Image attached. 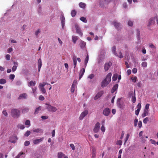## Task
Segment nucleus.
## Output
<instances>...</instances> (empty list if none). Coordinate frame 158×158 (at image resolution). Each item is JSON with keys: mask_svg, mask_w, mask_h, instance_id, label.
Returning <instances> with one entry per match:
<instances>
[{"mask_svg": "<svg viewBox=\"0 0 158 158\" xmlns=\"http://www.w3.org/2000/svg\"><path fill=\"white\" fill-rule=\"evenodd\" d=\"M75 27L77 33L80 36H82L83 35L82 33L81 32V29L79 27L78 25L77 24H76L75 26Z\"/></svg>", "mask_w": 158, "mask_h": 158, "instance_id": "nucleus-8", "label": "nucleus"}, {"mask_svg": "<svg viewBox=\"0 0 158 158\" xmlns=\"http://www.w3.org/2000/svg\"><path fill=\"white\" fill-rule=\"evenodd\" d=\"M11 114L14 118H18L20 115V111L17 109H12L11 111Z\"/></svg>", "mask_w": 158, "mask_h": 158, "instance_id": "nucleus-2", "label": "nucleus"}, {"mask_svg": "<svg viewBox=\"0 0 158 158\" xmlns=\"http://www.w3.org/2000/svg\"><path fill=\"white\" fill-rule=\"evenodd\" d=\"M131 78L134 82H135L137 80V78L136 76H135L133 77H131Z\"/></svg>", "mask_w": 158, "mask_h": 158, "instance_id": "nucleus-42", "label": "nucleus"}, {"mask_svg": "<svg viewBox=\"0 0 158 158\" xmlns=\"http://www.w3.org/2000/svg\"><path fill=\"white\" fill-rule=\"evenodd\" d=\"M89 59V56L88 54H87L86 58H85V67L86 66L87 64L88 63V60Z\"/></svg>", "mask_w": 158, "mask_h": 158, "instance_id": "nucleus-29", "label": "nucleus"}, {"mask_svg": "<svg viewBox=\"0 0 158 158\" xmlns=\"http://www.w3.org/2000/svg\"><path fill=\"white\" fill-rule=\"evenodd\" d=\"M85 69L84 68H82L81 69L79 73V80H80L81 78L85 72Z\"/></svg>", "mask_w": 158, "mask_h": 158, "instance_id": "nucleus-11", "label": "nucleus"}, {"mask_svg": "<svg viewBox=\"0 0 158 158\" xmlns=\"http://www.w3.org/2000/svg\"><path fill=\"white\" fill-rule=\"evenodd\" d=\"M29 110V108L28 107H24L23 108L22 110V113L23 114H25L26 113L28 112Z\"/></svg>", "mask_w": 158, "mask_h": 158, "instance_id": "nucleus-20", "label": "nucleus"}, {"mask_svg": "<svg viewBox=\"0 0 158 158\" xmlns=\"http://www.w3.org/2000/svg\"><path fill=\"white\" fill-rule=\"evenodd\" d=\"M73 66L74 68H75L77 65V60L76 57L75 55L73 56Z\"/></svg>", "mask_w": 158, "mask_h": 158, "instance_id": "nucleus-19", "label": "nucleus"}, {"mask_svg": "<svg viewBox=\"0 0 158 158\" xmlns=\"http://www.w3.org/2000/svg\"><path fill=\"white\" fill-rule=\"evenodd\" d=\"M137 69H136L135 68H134L132 70V72L133 73H137Z\"/></svg>", "mask_w": 158, "mask_h": 158, "instance_id": "nucleus-64", "label": "nucleus"}, {"mask_svg": "<svg viewBox=\"0 0 158 158\" xmlns=\"http://www.w3.org/2000/svg\"><path fill=\"white\" fill-rule=\"evenodd\" d=\"M46 105L47 106L46 108L49 111L55 112L56 111L57 109L55 107L52 106L49 104H46Z\"/></svg>", "mask_w": 158, "mask_h": 158, "instance_id": "nucleus-3", "label": "nucleus"}, {"mask_svg": "<svg viewBox=\"0 0 158 158\" xmlns=\"http://www.w3.org/2000/svg\"><path fill=\"white\" fill-rule=\"evenodd\" d=\"M31 132L30 131H27L24 135V136L26 137L28 136L31 134Z\"/></svg>", "mask_w": 158, "mask_h": 158, "instance_id": "nucleus-36", "label": "nucleus"}, {"mask_svg": "<svg viewBox=\"0 0 158 158\" xmlns=\"http://www.w3.org/2000/svg\"><path fill=\"white\" fill-rule=\"evenodd\" d=\"M27 94L25 93H23L20 95L18 98V99L20 100L22 99H25L27 98Z\"/></svg>", "mask_w": 158, "mask_h": 158, "instance_id": "nucleus-16", "label": "nucleus"}, {"mask_svg": "<svg viewBox=\"0 0 158 158\" xmlns=\"http://www.w3.org/2000/svg\"><path fill=\"white\" fill-rule=\"evenodd\" d=\"M19 127L21 129H23L25 128L24 126L23 125H19Z\"/></svg>", "mask_w": 158, "mask_h": 158, "instance_id": "nucleus-57", "label": "nucleus"}, {"mask_svg": "<svg viewBox=\"0 0 158 158\" xmlns=\"http://www.w3.org/2000/svg\"><path fill=\"white\" fill-rule=\"evenodd\" d=\"M25 124L28 126V127H29L31 125L30 121L28 120H26L25 123Z\"/></svg>", "mask_w": 158, "mask_h": 158, "instance_id": "nucleus-37", "label": "nucleus"}, {"mask_svg": "<svg viewBox=\"0 0 158 158\" xmlns=\"http://www.w3.org/2000/svg\"><path fill=\"white\" fill-rule=\"evenodd\" d=\"M10 55L7 54L6 55V58L7 60H10Z\"/></svg>", "mask_w": 158, "mask_h": 158, "instance_id": "nucleus-51", "label": "nucleus"}, {"mask_svg": "<svg viewBox=\"0 0 158 158\" xmlns=\"http://www.w3.org/2000/svg\"><path fill=\"white\" fill-rule=\"evenodd\" d=\"M116 0H104L105 3H108L111 1L114 2Z\"/></svg>", "mask_w": 158, "mask_h": 158, "instance_id": "nucleus-48", "label": "nucleus"}, {"mask_svg": "<svg viewBox=\"0 0 158 158\" xmlns=\"http://www.w3.org/2000/svg\"><path fill=\"white\" fill-rule=\"evenodd\" d=\"M118 87V84H116L114 85L111 90V93H113L117 89Z\"/></svg>", "mask_w": 158, "mask_h": 158, "instance_id": "nucleus-17", "label": "nucleus"}, {"mask_svg": "<svg viewBox=\"0 0 158 158\" xmlns=\"http://www.w3.org/2000/svg\"><path fill=\"white\" fill-rule=\"evenodd\" d=\"M60 20L61 21V23L62 24V26L63 28H64V25H65V18L64 16L63 15H61L60 16Z\"/></svg>", "mask_w": 158, "mask_h": 158, "instance_id": "nucleus-12", "label": "nucleus"}, {"mask_svg": "<svg viewBox=\"0 0 158 158\" xmlns=\"http://www.w3.org/2000/svg\"><path fill=\"white\" fill-rule=\"evenodd\" d=\"M41 110V107L40 106L39 107L37 108L35 110V111L34 113V114H37L38 113L39 111L40 110Z\"/></svg>", "mask_w": 158, "mask_h": 158, "instance_id": "nucleus-26", "label": "nucleus"}, {"mask_svg": "<svg viewBox=\"0 0 158 158\" xmlns=\"http://www.w3.org/2000/svg\"><path fill=\"white\" fill-rule=\"evenodd\" d=\"M112 65V63L111 62L106 63L104 65V69L105 71H107Z\"/></svg>", "mask_w": 158, "mask_h": 158, "instance_id": "nucleus-7", "label": "nucleus"}, {"mask_svg": "<svg viewBox=\"0 0 158 158\" xmlns=\"http://www.w3.org/2000/svg\"><path fill=\"white\" fill-rule=\"evenodd\" d=\"M138 122V120L137 118H136L134 121V126L136 127L137 126V123Z\"/></svg>", "mask_w": 158, "mask_h": 158, "instance_id": "nucleus-47", "label": "nucleus"}, {"mask_svg": "<svg viewBox=\"0 0 158 158\" xmlns=\"http://www.w3.org/2000/svg\"><path fill=\"white\" fill-rule=\"evenodd\" d=\"M148 110H144L143 113L142 114V116L143 118L147 115L148 114Z\"/></svg>", "mask_w": 158, "mask_h": 158, "instance_id": "nucleus-21", "label": "nucleus"}, {"mask_svg": "<svg viewBox=\"0 0 158 158\" xmlns=\"http://www.w3.org/2000/svg\"><path fill=\"white\" fill-rule=\"evenodd\" d=\"M88 113V111L87 110H85L83 111L80 114L79 117L80 120L82 119Z\"/></svg>", "mask_w": 158, "mask_h": 158, "instance_id": "nucleus-5", "label": "nucleus"}, {"mask_svg": "<svg viewBox=\"0 0 158 158\" xmlns=\"http://www.w3.org/2000/svg\"><path fill=\"white\" fill-rule=\"evenodd\" d=\"M139 108H138L137 110L135 111V114L136 115H138L140 111Z\"/></svg>", "mask_w": 158, "mask_h": 158, "instance_id": "nucleus-53", "label": "nucleus"}, {"mask_svg": "<svg viewBox=\"0 0 158 158\" xmlns=\"http://www.w3.org/2000/svg\"><path fill=\"white\" fill-rule=\"evenodd\" d=\"M76 86H74V85H72L71 86V92L72 93H73L75 89V88Z\"/></svg>", "mask_w": 158, "mask_h": 158, "instance_id": "nucleus-40", "label": "nucleus"}, {"mask_svg": "<svg viewBox=\"0 0 158 158\" xmlns=\"http://www.w3.org/2000/svg\"><path fill=\"white\" fill-rule=\"evenodd\" d=\"M137 37L138 39H139V36H140V31L138 29L137 30Z\"/></svg>", "mask_w": 158, "mask_h": 158, "instance_id": "nucleus-59", "label": "nucleus"}, {"mask_svg": "<svg viewBox=\"0 0 158 158\" xmlns=\"http://www.w3.org/2000/svg\"><path fill=\"white\" fill-rule=\"evenodd\" d=\"M33 131L34 132L37 133H43V130L40 128H37V129H34L33 130Z\"/></svg>", "mask_w": 158, "mask_h": 158, "instance_id": "nucleus-18", "label": "nucleus"}, {"mask_svg": "<svg viewBox=\"0 0 158 158\" xmlns=\"http://www.w3.org/2000/svg\"><path fill=\"white\" fill-rule=\"evenodd\" d=\"M70 146L71 148L73 150H75V146L74 145L73 143H71L70 144Z\"/></svg>", "mask_w": 158, "mask_h": 158, "instance_id": "nucleus-56", "label": "nucleus"}, {"mask_svg": "<svg viewBox=\"0 0 158 158\" xmlns=\"http://www.w3.org/2000/svg\"><path fill=\"white\" fill-rule=\"evenodd\" d=\"M42 60L40 58L38 61V72H40V69L41 67V66H42Z\"/></svg>", "mask_w": 158, "mask_h": 158, "instance_id": "nucleus-13", "label": "nucleus"}, {"mask_svg": "<svg viewBox=\"0 0 158 158\" xmlns=\"http://www.w3.org/2000/svg\"><path fill=\"white\" fill-rule=\"evenodd\" d=\"M138 126L139 128H141L142 126V123L141 121H139L138 123Z\"/></svg>", "mask_w": 158, "mask_h": 158, "instance_id": "nucleus-60", "label": "nucleus"}, {"mask_svg": "<svg viewBox=\"0 0 158 158\" xmlns=\"http://www.w3.org/2000/svg\"><path fill=\"white\" fill-rule=\"evenodd\" d=\"M86 42L81 40L80 43V46L81 48H84L86 45Z\"/></svg>", "mask_w": 158, "mask_h": 158, "instance_id": "nucleus-22", "label": "nucleus"}, {"mask_svg": "<svg viewBox=\"0 0 158 158\" xmlns=\"http://www.w3.org/2000/svg\"><path fill=\"white\" fill-rule=\"evenodd\" d=\"M141 65L143 67H146L147 65V63L146 62H143L141 64Z\"/></svg>", "mask_w": 158, "mask_h": 158, "instance_id": "nucleus-38", "label": "nucleus"}, {"mask_svg": "<svg viewBox=\"0 0 158 158\" xmlns=\"http://www.w3.org/2000/svg\"><path fill=\"white\" fill-rule=\"evenodd\" d=\"M155 17L151 18L149 20L148 26H150L154 24L155 23Z\"/></svg>", "mask_w": 158, "mask_h": 158, "instance_id": "nucleus-10", "label": "nucleus"}, {"mask_svg": "<svg viewBox=\"0 0 158 158\" xmlns=\"http://www.w3.org/2000/svg\"><path fill=\"white\" fill-rule=\"evenodd\" d=\"M136 101V98L135 95L132 96V102L133 103H134Z\"/></svg>", "mask_w": 158, "mask_h": 158, "instance_id": "nucleus-50", "label": "nucleus"}, {"mask_svg": "<svg viewBox=\"0 0 158 158\" xmlns=\"http://www.w3.org/2000/svg\"><path fill=\"white\" fill-rule=\"evenodd\" d=\"M13 63L14 65L12 68V71L13 72H14L17 69V66L18 65V63L17 62L14 61Z\"/></svg>", "mask_w": 158, "mask_h": 158, "instance_id": "nucleus-15", "label": "nucleus"}, {"mask_svg": "<svg viewBox=\"0 0 158 158\" xmlns=\"http://www.w3.org/2000/svg\"><path fill=\"white\" fill-rule=\"evenodd\" d=\"M137 86L139 87H141L142 84L141 81H139L137 83Z\"/></svg>", "mask_w": 158, "mask_h": 158, "instance_id": "nucleus-61", "label": "nucleus"}, {"mask_svg": "<svg viewBox=\"0 0 158 158\" xmlns=\"http://www.w3.org/2000/svg\"><path fill=\"white\" fill-rule=\"evenodd\" d=\"M15 77V75L14 74H10L9 76V78L11 80H13Z\"/></svg>", "mask_w": 158, "mask_h": 158, "instance_id": "nucleus-45", "label": "nucleus"}, {"mask_svg": "<svg viewBox=\"0 0 158 158\" xmlns=\"http://www.w3.org/2000/svg\"><path fill=\"white\" fill-rule=\"evenodd\" d=\"M104 93L103 91H101L99 92L94 97V99L97 100L100 98Z\"/></svg>", "mask_w": 158, "mask_h": 158, "instance_id": "nucleus-9", "label": "nucleus"}, {"mask_svg": "<svg viewBox=\"0 0 158 158\" xmlns=\"http://www.w3.org/2000/svg\"><path fill=\"white\" fill-rule=\"evenodd\" d=\"M114 26L115 27L117 28L118 29V27H119L120 25V24L119 23H116V22H114Z\"/></svg>", "mask_w": 158, "mask_h": 158, "instance_id": "nucleus-34", "label": "nucleus"}, {"mask_svg": "<svg viewBox=\"0 0 158 158\" xmlns=\"http://www.w3.org/2000/svg\"><path fill=\"white\" fill-rule=\"evenodd\" d=\"M48 83H45V82H43L42 84L40 83L39 84V86H42L43 87H44V86L46 85H47Z\"/></svg>", "mask_w": 158, "mask_h": 158, "instance_id": "nucleus-55", "label": "nucleus"}, {"mask_svg": "<svg viewBox=\"0 0 158 158\" xmlns=\"http://www.w3.org/2000/svg\"><path fill=\"white\" fill-rule=\"evenodd\" d=\"M99 129L100 123L99 122H97L93 129V131L95 133H97L99 131Z\"/></svg>", "mask_w": 158, "mask_h": 158, "instance_id": "nucleus-4", "label": "nucleus"}, {"mask_svg": "<svg viewBox=\"0 0 158 158\" xmlns=\"http://www.w3.org/2000/svg\"><path fill=\"white\" fill-rule=\"evenodd\" d=\"M76 14V12L74 10H73L71 12L72 16L73 17H74Z\"/></svg>", "mask_w": 158, "mask_h": 158, "instance_id": "nucleus-33", "label": "nucleus"}, {"mask_svg": "<svg viewBox=\"0 0 158 158\" xmlns=\"http://www.w3.org/2000/svg\"><path fill=\"white\" fill-rule=\"evenodd\" d=\"M101 130L103 132H104L105 131V127L104 126V124H102V126L101 127Z\"/></svg>", "mask_w": 158, "mask_h": 158, "instance_id": "nucleus-43", "label": "nucleus"}, {"mask_svg": "<svg viewBox=\"0 0 158 158\" xmlns=\"http://www.w3.org/2000/svg\"><path fill=\"white\" fill-rule=\"evenodd\" d=\"M78 37L77 36H73L72 38V41L74 44H75L77 40H78Z\"/></svg>", "mask_w": 158, "mask_h": 158, "instance_id": "nucleus-23", "label": "nucleus"}, {"mask_svg": "<svg viewBox=\"0 0 158 158\" xmlns=\"http://www.w3.org/2000/svg\"><path fill=\"white\" fill-rule=\"evenodd\" d=\"M80 20L82 21L83 22L86 23L87 22V20L85 18L83 17H82L80 18Z\"/></svg>", "mask_w": 158, "mask_h": 158, "instance_id": "nucleus-32", "label": "nucleus"}, {"mask_svg": "<svg viewBox=\"0 0 158 158\" xmlns=\"http://www.w3.org/2000/svg\"><path fill=\"white\" fill-rule=\"evenodd\" d=\"M116 47L115 46H114L112 48V51L113 53L116 56H118V55L116 53Z\"/></svg>", "mask_w": 158, "mask_h": 158, "instance_id": "nucleus-30", "label": "nucleus"}, {"mask_svg": "<svg viewBox=\"0 0 158 158\" xmlns=\"http://www.w3.org/2000/svg\"><path fill=\"white\" fill-rule=\"evenodd\" d=\"M6 81L4 79H0V84H3L6 83Z\"/></svg>", "mask_w": 158, "mask_h": 158, "instance_id": "nucleus-35", "label": "nucleus"}, {"mask_svg": "<svg viewBox=\"0 0 158 158\" xmlns=\"http://www.w3.org/2000/svg\"><path fill=\"white\" fill-rule=\"evenodd\" d=\"M65 155L62 152H59L58 153L57 156L58 158H62Z\"/></svg>", "mask_w": 158, "mask_h": 158, "instance_id": "nucleus-25", "label": "nucleus"}, {"mask_svg": "<svg viewBox=\"0 0 158 158\" xmlns=\"http://www.w3.org/2000/svg\"><path fill=\"white\" fill-rule=\"evenodd\" d=\"M122 141L121 140H119L117 141V142L116 143V144L120 146V145H122Z\"/></svg>", "mask_w": 158, "mask_h": 158, "instance_id": "nucleus-52", "label": "nucleus"}, {"mask_svg": "<svg viewBox=\"0 0 158 158\" xmlns=\"http://www.w3.org/2000/svg\"><path fill=\"white\" fill-rule=\"evenodd\" d=\"M149 119L148 117H146L143 120V123L145 124H146L148 122V121Z\"/></svg>", "mask_w": 158, "mask_h": 158, "instance_id": "nucleus-41", "label": "nucleus"}, {"mask_svg": "<svg viewBox=\"0 0 158 158\" xmlns=\"http://www.w3.org/2000/svg\"><path fill=\"white\" fill-rule=\"evenodd\" d=\"M44 139V137H42L40 139L35 140L33 141V143L35 144H38L42 141Z\"/></svg>", "mask_w": 158, "mask_h": 158, "instance_id": "nucleus-14", "label": "nucleus"}, {"mask_svg": "<svg viewBox=\"0 0 158 158\" xmlns=\"http://www.w3.org/2000/svg\"><path fill=\"white\" fill-rule=\"evenodd\" d=\"M2 113L5 116H7L8 114L6 110H3Z\"/></svg>", "mask_w": 158, "mask_h": 158, "instance_id": "nucleus-62", "label": "nucleus"}, {"mask_svg": "<svg viewBox=\"0 0 158 158\" xmlns=\"http://www.w3.org/2000/svg\"><path fill=\"white\" fill-rule=\"evenodd\" d=\"M30 142L29 141H26L24 143V145L26 146H27L30 144Z\"/></svg>", "mask_w": 158, "mask_h": 158, "instance_id": "nucleus-49", "label": "nucleus"}, {"mask_svg": "<svg viewBox=\"0 0 158 158\" xmlns=\"http://www.w3.org/2000/svg\"><path fill=\"white\" fill-rule=\"evenodd\" d=\"M128 24L130 26H132L133 24V23L131 21H129L128 23Z\"/></svg>", "mask_w": 158, "mask_h": 158, "instance_id": "nucleus-58", "label": "nucleus"}, {"mask_svg": "<svg viewBox=\"0 0 158 158\" xmlns=\"http://www.w3.org/2000/svg\"><path fill=\"white\" fill-rule=\"evenodd\" d=\"M149 104H147L145 106V110H148L149 108Z\"/></svg>", "mask_w": 158, "mask_h": 158, "instance_id": "nucleus-63", "label": "nucleus"}, {"mask_svg": "<svg viewBox=\"0 0 158 158\" xmlns=\"http://www.w3.org/2000/svg\"><path fill=\"white\" fill-rule=\"evenodd\" d=\"M35 84H36V82L35 81H31L29 82V84L28 85L30 87L32 86H34L35 85Z\"/></svg>", "mask_w": 158, "mask_h": 158, "instance_id": "nucleus-28", "label": "nucleus"}, {"mask_svg": "<svg viewBox=\"0 0 158 158\" xmlns=\"http://www.w3.org/2000/svg\"><path fill=\"white\" fill-rule=\"evenodd\" d=\"M24 154L23 152H22L21 153L20 152L15 157V158H20V157L22 155Z\"/></svg>", "mask_w": 158, "mask_h": 158, "instance_id": "nucleus-44", "label": "nucleus"}, {"mask_svg": "<svg viewBox=\"0 0 158 158\" xmlns=\"http://www.w3.org/2000/svg\"><path fill=\"white\" fill-rule=\"evenodd\" d=\"M39 87L40 89V90L42 93L45 94L46 93V90L44 87H43L42 86H39Z\"/></svg>", "mask_w": 158, "mask_h": 158, "instance_id": "nucleus-27", "label": "nucleus"}, {"mask_svg": "<svg viewBox=\"0 0 158 158\" xmlns=\"http://www.w3.org/2000/svg\"><path fill=\"white\" fill-rule=\"evenodd\" d=\"M112 74L111 73H109L106 76V78L103 80L101 83V86L103 88L106 86L111 80Z\"/></svg>", "mask_w": 158, "mask_h": 158, "instance_id": "nucleus-1", "label": "nucleus"}, {"mask_svg": "<svg viewBox=\"0 0 158 158\" xmlns=\"http://www.w3.org/2000/svg\"><path fill=\"white\" fill-rule=\"evenodd\" d=\"M110 112V110L108 108H105L103 111V114L106 116H108Z\"/></svg>", "mask_w": 158, "mask_h": 158, "instance_id": "nucleus-6", "label": "nucleus"}, {"mask_svg": "<svg viewBox=\"0 0 158 158\" xmlns=\"http://www.w3.org/2000/svg\"><path fill=\"white\" fill-rule=\"evenodd\" d=\"M86 5V4L85 3L83 2H80L79 4L80 7L82 8H84Z\"/></svg>", "mask_w": 158, "mask_h": 158, "instance_id": "nucleus-31", "label": "nucleus"}, {"mask_svg": "<svg viewBox=\"0 0 158 158\" xmlns=\"http://www.w3.org/2000/svg\"><path fill=\"white\" fill-rule=\"evenodd\" d=\"M39 99L40 100L43 101L44 99V98L43 96L42 95H40L39 97Z\"/></svg>", "mask_w": 158, "mask_h": 158, "instance_id": "nucleus-54", "label": "nucleus"}, {"mask_svg": "<svg viewBox=\"0 0 158 158\" xmlns=\"http://www.w3.org/2000/svg\"><path fill=\"white\" fill-rule=\"evenodd\" d=\"M94 77V74H91L88 76V78L90 79H92Z\"/></svg>", "mask_w": 158, "mask_h": 158, "instance_id": "nucleus-46", "label": "nucleus"}, {"mask_svg": "<svg viewBox=\"0 0 158 158\" xmlns=\"http://www.w3.org/2000/svg\"><path fill=\"white\" fill-rule=\"evenodd\" d=\"M12 137L13 138H14V139H15L14 140H10V141L12 143H15L16 142V140L17 139V137H16L15 136H13Z\"/></svg>", "mask_w": 158, "mask_h": 158, "instance_id": "nucleus-39", "label": "nucleus"}, {"mask_svg": "<svg viewBox=\"0 0 158 158\" xmlns=\"http://www.w3.org/2000/svg\"><path fill=\"white\" fill-rule=\"evenodd\" d=\"M96 155V152L95 149L93 148L92 150V158H95Z\"/></svg>", "mask_w": 158, "mask_h": 158, "instance_id": "nucleus-24", "label": "nucleus"}]
</instances>
